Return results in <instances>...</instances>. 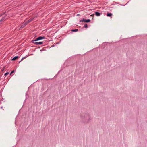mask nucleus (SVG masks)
Listing matches in <instances>:
<instances>
[{
  "label": "nucleus",
  "instance_id": "14",
  "mask_svg": "<svg viewBox=\"0 0 147 147\" xmlns=\"http://www.w3.org/2000/svg\"><path fill=\"white\" fill-rule=\"evenodd\" d=\"M5 67H3V68L1 69V71H3L4 69H5Z\"/></svg>",
  "mask_w": 147,
  "mask_h": 147
},
{
  "label": "nucleus",
  "instance_id": "10",
  "mask_svg": "<svg viewBox=\"0 0 147 147\" xmlns=\"http://www.w3.org/2000/svg\"><path fill=\"white\" fill-rule=\"evenodd\" d=\"M71 31L72 32H76L78 31V29H72L71 30Z\"/></svg>",
  "mask_w": 147,
  "mask_h": 147
},
{
  "label": "nucleus",
  "instance_id": "7",
  "mask_svg": "<svg viewBox=\"0 0 147 147\" xmlns=\"http://www.w3.org/2000/svg\"><path fill=\"white\" fill-rule=\"evenodd\" d=\"M24 25V24L23 23L22 24V25H21V26L19 28V29H21L23 28H24L25 27Z\"/></svg>",
  "mask_w": 147,
  "mask_h": 147
},
{
  "label": "nucleus",
  "instance_id": "2",
  "mask_svg": "<svg viewBox=\"0 0 147 147\" xmlns=\"http://www.w3.org/2000/svg\"><path fill=\"white\" fill-rule=\"evenodd\" d=\"M90 20L89 19H86L83 18L82 20H80V22H84L86 23H88L90 22Z\"/></svg>",
  "mask_w": 147,
  "mask_h": 147
},
{
  "label": "nucleus",
  "instance_id": "15",
  "mask_svg": "<svg viewBox=\"0 0 147 147\" xmlns=\"http://www.w3.org/2000/svg\"><path fill=\"white\" fill-rule=\"evenodd\" d=\"M9 74V72H7L6 73L4 74V76H7V75H8Z\"/></svg>",
  "mask_w": 147,
  "mask_h": 147
},
{
  "label": "nucleus",
  "instance_id": "18",
  "mask_svg": "<svg viewBox=\"0 0 147 147\" xmlns=\"http://www.w3.org/2000/svg\"><path fill=\"white\" fill-rule=\"evenodd\" d=\"M2 16V15H0V17Z\"/></svg>",
  "mask_w": 147,
  "mask_h": 147
},
{
  "label": "nucleus",
  "instance_id": "9",
  "mask_svg": "<svg viewBox=\"0 0 147 147\" xmlns=\"http://www.w3.org/2000/svg\"><path fill=\"white\" fill-rule=\"evenodd\" d=\"M5 17H3L1 20H0V23L1 24L2 22L5 19Z\"/></svg>",
  "mask_w": 147,
  "mask_h": 147
},
{
  "label": "nucleus",
  "instance_id": "5",
  "mask_svg": "<svg viewBox=\"0 0 147 147\" xmlns=\"http://www.w3.org/2000/svg\"><path fill=\"white\" fill-rule=\"evenodd\" d=\"M101 14L98 12H95V15L97 16H100Z\"/></svg>",
  "mask_w": 147,
  "mask_h": 147
},
{
  "label": "nucleus",
  "instance_id": "8",
  "mask_svg": "<svg viewBox=\"0 0 147 147\" xmlns=\"http://www.w3.org/2000/svg\"><path fill=\"white\" fill-rule=\"evenodd\" d=\"M112 15V14L111 13H108L107 14V16L108 17H111Z\"/></svg>",
  "mask_w": 147,
  "mask_h": 147
},
{
  "label": "nucleus",
  "instance_id": "17",
  "mask_svg": "<svg viewBox=\"0 0 147 147\" xmlns=\"http://www.w3.org/2000/svg\"><path fill=\"white\" fill-rule=\"evenodd\" d=\"M14 70H13V71H12L11 73L10 74V75H11V74H12L14 72Z\"/></svg>",
  "mask_w": 147,
  "mask_h": 147
},
{
  "label": "nucleus",
  "instance_id": "3",
  "mask_svg": "<svg viewBox=\"0 0 147 147\" xmlns=\"http://www.w3.org/2000/svg\"><path fill=\"white\" fill-rule=\"evenodd\" d=\"M33 43H34L35 45H37L38 44H43V42H33Z\"/></svg>",
  "mask_w": 147,
  "mask_h": 147
},
{
  "label": "nucleus",
  "instance_id": "4",
  "mask_svg": "<svg viewBox=\"0 0 147 147\" xmlns=\"http://www.w3.org/2000/svg\"><path fill=\"white\" fill-rule=\"evenodd\" d=\"M19 58V57L18 56H16L13 58H12V60H15Z\"/></svg>",
  "mask_w": 147,
  "mask_h": 147
},
{
  "label": "nucleus",
  "instance_id": "6",
  "mask_svg": "<svg viewBox=\"0 0 147 147\" xmlns=\"http://www.w3.org/2000/svg\"><path fill=\"white\" fill-rule=\"evenodd\" d=\"M34 19V18H31L30 19H29L27 21V22L28 23H29L30 22L32 21Z\"/></svg>",
  "mask_w": 147,
  "mask_h": 147
},
{
  "label": "nucleus",
  "instance_id": "19",
  "mask_svg": "<svg viewBox=\"0 0 147 147\" xmlns=\"http://www.w3.org/2000/svg\"><path fill=\"white\" fill-rule=\"evenodd\" d=\"M77 16H79V14H77Z\"/></svg>",
  "mask_w": 147,
  "mask_h": 147
},
{
  "label": "nucleus",
  "instance_id": "16",
  "mask_svg": "<svg viewBox=\"0 0 147 147\" xmlns=\"http://www.w3.org/2000/svg\"><path fill=\"white\" fill-rule=\"evenodd\" d=\"M27 57V56H26V57H24L22 58V59L20 61V62H20L21 61H22L23 60V59L25 58L26 57Z\"/></svg>",
  "mask_w": 147,
  "mask_h": 147
},
{
  "label": "nucleus",
  "instance_id": "1",
  "mask_svg": "<svg viewBox=\"0 0 147 147\" xmlns=\"http://www.w3.org/2000/svg\"><path fill=\"white\" fill-rule=\"evenodd\" d=\"M45 38V36H40L34 40L32 41V42H36L42 39H44Z\"/></svg>",
  "mask_w": 147,
  "mask_h": 147
},
{
  "label": "nucleus",
  "instance_id": "11",
  "mask_svg": "<svg viewBox=\"0 0 147 147\" xmlns=\"http://www.w3.org/2000/svg\"><path fill=\"white\" fill-rule=\"evenodd\" d=\"M23 24L25 26L28 23V22L27 21L26 22H24V23H23Z\"/></svg>",
  "mask_w": 147,
  "mask_h": 147
},
{
  "label": "nucleus",
  "instance_id": "13",
  "mask_svg": "<svg viewBox=\"0 0 147 147\" xmlns=\"http://www.w3.org/2000/svg\"><path fill=\"white\" fill-rule=\"evenodd\" d=\"M83 27H85V28H87V27H88V25L87 24H85L83 26Z\"/></svg>",
  "mask_w": 147,
  "mask_h": 147
},
{
  "label": "nucleus",
  "instance_id": "12",
  "mask_svg": "<svg viewBox=\"0 0 147 147\" xmlns=\"http://www.w3.org/2000/svg\"><path fill=\"white\" fill-rule=\"evenodd\" d=\"M23 24L25 26L28 23V22L27 21L26 22H24V23H23Z\"/></svg>",
  "mask_w": 147,
  "mask_h": 147
}]
</instances>
